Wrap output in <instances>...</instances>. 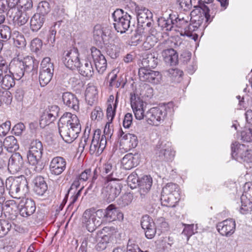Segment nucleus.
I'll return each instance as SVG.
<instances>
[{"instance_id": "aec40b11", "label": "nucleus", "mask_w": 252, "mask_h": 252, "mask_svg": "<svg viewBox=\"0 0 252 252\" xmlns=\"http://www.w3.org/2000/svg\"><path fill=\"white\" fill-rule=\"evenodd\" d=\"M24 165L22 157L19 153H14L10 157L8 161V169L13 174L20 171Z\"/></svg>"}, {"instance_id": "c756f323", "label": "nucleus", "mask_w": 252, "mask_h": 252, "mask_svg": "<svg viewBox=\"0 0 252 252\" xmlns=\"http://www.w3.org/2000/svg\"><path fill=\"white\" fill-rule=\"evenodd\" d=\"M62 99L63 103L68 107L75 111L79 110V100L75 94L70 92L63 93Z\"/></svg>"}, {"instance_id": "338daca9", "label": "nucleus", "mask_w": 252, "mask_h": 252, "mask_svg": "<svg viewBox=\"0 0 252 252\" xmlns=\"http://www.w3.org/2000/svg\"><path fill=\"white\" fill-rule=\"evenodd\" d=\"M188 26V22L187 20L183 18L177 17L175 15V20H174V28L177 27L186 29Z\"/></svg>"}, {"instance_id": "2f4dec72", "label": "nucleus", "mask_w": 252, "mask_h": 252, "mask_svg": "<svg viewBox=\"0 0 252 252\" xmlns=\"http://www.w3.org/2000/svg\"><path fill=\"white\" fill-rule=\"evenodd\" d=\"M162 37V33L158 32L156 28H151L149 30L147 35H146V40L144 44L149 46L148 48H151L155 46L158 42L159 38Z\"/></svg>"}, {"instance_id": "412c9836", "label": "nucleus", "mask_w": 252, "mask_h": 252, "mask_svg": "<svg viewBox=\"0 0 252 252\" xmlns=\"http://www.w3.org/2000/svg\"><path fill=\"white\" fill-rule=\"evenodd\" d=\"M60 111L59 107L57 105H52L47 108L41 116L40 124L45 122L46 125H49L53 122L58 117Z\"/></svg>"}, {"instance_id": "a878e982", "label": "nucleus", "mask_w": 252, "mask_h": 252, "mask_svg": "<svg viewBox=\"0 0 252 252\" xmlns=\"http://www.w3.org/2000/svg\"><path fill=\"white\" fill-rule=\"evenodd\" d=\"M3 213L5 218L15 220L18 216L17 206L13 201L7 200L2 205Z\"/></svg>"}, {"instance_id": "8fccbe9b", "label": "nucleus", "mask_w": 252, "mask_h": 252, "mask_svg": "<svg viewBox=\"0 0 252 252\" xmlns=\"http://www.w3.org/2000/svg\"><path fill=\"white\" fill-rule=\"evenodd\" d=\"M133 200V195L131 193H125L118 200V204L122 207L129 205Z\"/></svg>"}, {"instance_id": "9b49d317", "label": "nucleus", "mask_w": 252, "mask_h": 252, "mask_svg": "<svg viewBox=\"0 0 252 252\" xmlns=\"http://www.w3.org/2000/svg\"><path fill=\"white\" fill-rule=\"evenodd\" d=\"M63 62L65 65L68 68L74 70L78 68L81 63L79 58L78 50L73 48L69 51L64 52Z\"/></svg>"}, {"instance_id": "cd10ccee", "label": "nucleus", "mask_w": 252, "mask_h": 252, "mask_svg": "<svg viewBox=\"0 0 252 252\" xmlns=\"http://www.w3.org/2000/svg\"><path fill=\"white\" fill-rule=\"evenodd\" d=\"M105 219L111 221L116 220H119L123 219V214L115 205H109L105 209Z\"/></svg>"}, {"instance_id": "ea45409f", "label": "nucleus", "mask_w": 252, "mask_h": 252, "mask_svg": "<svg viewBox=\"0 0 252 252\" xmlns=\"http://www.w3.org/2000/svg\"><path fill=\"white\" fill-rule=\"evenodd\" d=\"M161 193L166 195H172L176 196V198H178L180 197L179 187L176 184L168 183L162 188Z\"/></svg>"}, {"instance_id": "5701e85b", "label": "nucleus", "mask_w": 252, "mask_h": 252, "mask_svg": "<svg viewBox=\"0 0 252 252\" xmlns=\"http://www.w3.org/2000/svg\"><path fill=\"white\" fill-rule=\"evenodd\" d=\"M153 180L150 176H144L139 180L138 191L142 200L146 197L151 188Z\"/></svg>"}, {"instance_id": "6e6552de", "label": "nucleus", "mask_w": 252, "mask_h": 252, "mask_svg": "<svg viewBox=\"0 0 252 252\" xmlns=\"http://www.w3.org/2000/svg\"><path fill=\"white\" fill-rule=\"evenodd\" d=\"M122 187L117 179L109 180L108 179L104 182L103 191L108 202L113 201L120 194Z\"/></svg>"}, {"instance_id": "4be33fe9", "label": "nucleus", "mask_w": 252, "mask_h": 252, "mask_svg": "<svg viewBox=\"0 0 252 252\" xmlns=\"http://www.w3.org/2000/svg\"><path fill=\"white\" fill-rule=\"evenodd\" d=\"M111 34L110 28L106 26L97 24L94 28L93 37L96 42H104V39Z\"/></svg>"}, {"instance_id": "ddd939ff", "label": "nucleus", "mask_w": 252, "mask_h": 252, "mask_svg": "<svg viewBox=\"0 0 252 252\" xmlns=\"http://www.w3.org/2000/svg\"><path fill=\"white\" fill-rule=\"evenodd\" d=\"M135 11L139 25L150 27L153 23V14L147 8L141 5H136Z\"/></svg>"}, {"instance_id": "20e7f679", "label": "nucleus", "mask_w": 252, "mask_h": 252, "mask_svg": "<svg viewBox=\"0 0 252 252\" xmlns=\"http://www.w3.org/2000/svg\"><path fill=\"white\" fill-rule=\"evenodd\" d=\"M43 147L42 142L38 139L32 141L27 153V158L30 164L34 166V170L40 172L44 168L41 158Z\"/></svg>"}, {"instance_id": "c9c22d12", "label": "nucleus", "mask_w": 252, "mask_h": 252, "mask_svg": "<svg viewBox=\"0 0 252 252\" xmlns=\"http://www.w3.org/2000/svg\"><path fill=\"white\" fill-rule=\"evenodd\" d=\"M162 56L165 62L170 63L171 65H175L178 62L177 53L173 48L164 50L162 52Z\"/></svg>"}, {"instance_id": "13d9d810", "label": "nucleus", "mask_w": 252, "mask_h": 252, "mask_svg": "<svg viewBox=\"0 0 252 252\" xmlns=\"http://www.w3.org/2000/svg\"><path fill=\"white\" fill-rule=\"evenodd\" d=\"M178 8L184 11H188L192 7L191 0H176Z\"/></svg>"}, {"instance_id": "f03ea898", "label": "nucleus", "mask_w": 252, "mask_h": 252, "mask_svg": "<svg viewBox=\"0 0 252 252\" xmlns=\"http://www.w3.org/2000/svg\"><path fill=\"white\" fill-rule=\"evenodd\" d=\"M38 61L32 56H27L22 60H14L9 64V72L16 79L25 76L26 78L36 76L38 67Z\"/></svg>"}, {"instance_id": "0eeeda50", "label": "nucleus", "mask_w": 252, "mask_h": 252, "mask_svg": "<svg viewBox=\"0 0 252 252\" xmlns=\"http://www.w3.org/2000/svg\"><path fill=\"white\" fill-rule=\"evenodd\" d=\"M155 153L157 160L160 161H169L174 156L171 143L166 141H160L158 143L155 149Z\"/></svg>"}, {"instance_id": "4d7b16f0", "label": "nucleus", "mask_w": 252, "mask_h": 252, "mask_svg": "<svg viewBox=\"0 0 252 252\" xmlns=\"http://www.w3.org/2000/svg\"><path fill=\"white\" fill-rule=\"evenodd\" d=\"M58 25L56 23L53 26L50 28L49 31V33L47 36V42L50 46H54L55 42L56 41V35L57 33V30L56 29V26Z\"/></svg>"}, {"instance_id": "052dcab7", "label": "nucleus", "mask_w": 252, "mask_h": 252, "mask_svg": "<svg viewBox=\"0 0 252 252\" xmlns=\"http://www.w3.org/2000/svg\"><path fill=\"white\" fill-rule=\"evenodd\" d=\"M108 237L106 235L101 236L97 244L95 246V249L98 251H101L105 250L108 244L107 241Z\"/></svg>"}, {"instance_id": "69168bd1", "label": "nucleus", "mask_w": 252, "mask_h": 252, "mask_svg": "<svg viewBox=\"0 0 252 252\" xmlns=\"http://www.w3.org/2000/svg\"><path fill=\"white\" fill-rule=\"evenodd\" d=\"M241 139L244 141H252V129L246 128L241 132Z\"/></svg>"}, {"instance_id": "bf43d9fd", "label": "nucleus", "mask_w": 252, "mask_h": 252, "mask_svg": "<svg viewBox=\"0 0 252 252\" xmlns=\"http://www.w3.org/2000/svg\"><path fill=\"white\" fill-rule=\"evenodd\" d=\"M106 52L112 59H116L119 56V51L115 45L110 44L106 48Z\"/></svg>"}, {"instance_id": "2eb2a0df", "label": "nucleus", "mask_w": 252, "mask_h": 252, "mask_svg": "<svg viewBox=\"0 0 252 252\" xmlns=\"http://www.w3.org/2000/svg\"><path fill=\"white\" fill-rule=\"evenodd\" d=\"M91 57L93 59L96 69L102 74L107 67V62L104 56L101 53L99 50L95 47L91 48Z\"/></svg>"}, {"instance_id": "49530a36", "label": "nucleus", "mask_w": 252, "mask_h": 252, "mask_svg": "<svg viewBox=\"0 0 252 252\" xmlns=\"http://www.w3.org/2000/svg\"><path fill=\"white\" fill-rule=\"evenodd\" d=\"M241 207L240 212L243 214H247L252 211V201L250 198H242L241 197Z\"/></svg>"}, {"instance_id": "774afa93", "label": "nucleus", "mask_w": 252, "mask_h": 252, "mask_svg": "<svg viewBox=\"0 0 252 252\" xmlns=\"http://www.w3.org/2000/svg\"><path fill=\"white\" fill-rule=\"evenodd\" d=\"M10 121H6L0 126V136L4 137L9 132L10 129Z\"/></svg>"}, {"instance_id": "9d476101", "label": "nucleus", "mask_w": 252, "mask_h": 252, "mask_svg": "<svg viewBox=\"0 0 252 252\" xmlns=\"http://www.w3.org/2000/svg\"><path fill=\"white\" fill-rule=\"evenodd\" d=\"M101 130L95 129L93 133L91 143L89 147V152L91 155H99L105 149L107 142L103 136H100Z\"/></svg>"}, {"instance_id": "09e8293b", "label": "nucleus", "mask_w": 252, "mask_h": 252, "mask_svg": "<svg viewBox=\"0 0 252 252\" xmlns=\"http://www.w3.org/2000/svg\"><path fill=\"white\" fill-rule=\"evenodd\" d=\"M17 4L20 8V10L27 12L32 9L33 2L32 0H18Z\"/></svg>"}, {"instance_id": "4c0bfd02", "label": "nucleus", "mask_w": 252, "mask_h": 252, "mask_svg": "<svg viewBox=\"0 0 252 252\" xmlns=\"http://www.w3.org/2000/svg\"><path fill=\"white\" fill-rule=\"evenodd\" d=\"M13 75L6 74L0 69V84L2 88L9 89L15 85Z\"/></svg>"}, {"instance_id": "864d4df0", "label": "nucleus", "mask_w": 252, "mask_h": 252, "mask_svg": "<svg viewBox=\"0 0 252 252\" xmlns=\"http://www.w3.org/2000/svg\"><path fill=\"white\" fill-rule=\"evenodd\" d=\"M11 224L6 220H0V238L5 236L10 231Z\"/></svg>"}, {"instance_id": "a18cd8bd", "label": "nucleus", "mask_w": 252, "mask_h": 252, "mask_svg": "<svg viewBox=\"0 0 252 252\" xmlns=\"http://www.w3.org/2000/svg\"><path fill=\"white\" fill-rule=\"evenodd\" d=\"M50 5L47 1H42L40 2L37 6L36 14H39L40 15L43 16L46 18V16L50 11Z\"/></svg>"}, {"instance_id": "f8f14e48", "label": "nucleus", "mask_w": 252, "mask_h": 252, "mask_svg": "<svg viewBox=\"0 0 252 252\" xmlns=\"http://www.w3.org/2000/svg\"><path fill=\"white\" fill-rule=\"evenodd\" d=\"M138 75L141 81L153 84H159L162 78V75L159 72L151 69H144V67L139 69Z\"/></svg>"}, {"instance_id": "c85d7f7f", "label": "nucleus", "mask_w": 252, "mask_h": 252, "mask_svg": "<svg viewBox=\"0 0 252 252\" xmlns=\"http://www.w3.org/2000/svg\"><path fill=\"white\" fill-rule=\"evenodd\" d=\"M36 206L34 201L31 199H27L23 204L20 205V214L23 217H28L35 212Z\"/></svg>"}, {"instance_id": "4468645a", "label": "nucleus", "mask_w": 252, "mask_h": 252, "mask_svg": "<svg viewBox=\"0 0 252 252\" xmlns=\"http://www.w3.org/2000/svg\"><path fill=\"white\" fill-rule=\"evenodd\" d=\"M82 223L89 232H93L100 225L101 221L94 215V210L87 209L83 213Z\"/></svg>"}, {"instance_id": "dca6fc26", "label": "nucleus", "mask_w": 252, "mask_h": 252, "mask_svg": "<svg viewBox=\"0 0 252 252\" xmlns=\"http://www.w3.org/2000/svg\"><path fill=\"white\" fill-rule=\"evenodd\" d=\"M130 104L136 119L140 120L145 118L143 110V101L135 94H131Z\"/></svg>"}, {"instance_id": "37998d69", "label": "nucleus", "mask_w": 252, "mask_h": 252, "mask_svg": "<svg viewBox=\"0 0 252 252\" xmlns=\"http://www.w3.org/2000/svg\"><path fill=\"white\" fill-rule=\"evenodd\" d=\"M179 200V198H176V196L172 195H166L161 193V203L166 206L170 207H174L175 203Z\"/></svg>"}, {"instance_id": "de8ad7c7", "label": "nucleus", "mask_w": 252, "mask_h": 252, "mask_svg": "<svg viewBox=\"0 0 252 252\" xmlns=\"http://www.w3.org/2000/svg\"><path fill=\"white\" fill-rule=\"evenodd\" d=\"M11 36V31L9 27L2 25L0 26V38L2 40L6 42Z\"/></svg>"}, {"instance_id": "1a4fd4ad", "label": "nucleus", "mask_w": 252, "mask_h": 252, "mask_svg": "<svg viewBox=\"0 0 252 252\" xmlns=\"http://www.w3.org/2000/svg\"><path fill=\"white\" fill-rule=\"evenodd\" d=\"M98 177V171L95 168L93 172L91 169H87L83 171L79 176H77L72 184L68 193L70 192L72 190L76 189L80 185L81 182H86L89 178H91V183L87 188V190L91 189L93 186L94 182Z\"/></svg>"}, {"instance_id": "f704fd0d", "label": "nucleus", "mask_w": 252, "mask_h": 252, "mask_svg": "<svg viewBox=\"0 0 252 252\" xmlns=\"http://www.w3.org/2000/svg\"><path fill=\"white\" fill-rule=\"evenodd\" d=\"M116 169V167L111 163L107 162L105 163L100 170L101 176H105L103 178V181L105 182L108 179L109 180L117 179L116 177H113Z\"/></svg>"}, {"instance_id": "79ce46f5", "label": "nucleus", "mask_w": 252, "mask_h": 252, "mask_svg": "<svg viewBox=\"0 0 252 252\" xmlns=\"http://www.w3.org/2000/svg\"><path fill=\"white\" fill-rule=\"evenodd\" d=\"M2 142L4 147L9 152H15L19 149L17 139L13 136L6 137Z\"/></svg>"}, {"instance_id": "7ed1b4c3", "label": "nucleus", "mask_w": 252, "mask_h": 252, "mask_svg": "<svg viewBox=\"0 0 252 252\" xmlns=\"http://www.w3.org/2000/svg\"><path fill=\"white\" fill-rule=\"evenodd\" d=\"M5 186L9 194L15 198H20L29 192V188L27 179L24 176L7 179Z\"/></svg>"}, {"instance_id": "6e6d98bb", "label": "nucleus", "mask_w": 252, "mask_h": 252, "mask_svg": "<svg viewBox=\"0 0 252 252\" xmlns=\"http://www.w3.org/2000/svg\"><path fill=\"white\" fill-rule=\"evenodd\" d=\"M139 180L137 174L135 173H132L127 177V182L128 186L131 189H135L139 185Z\"/></svg>"}, {"instance_id": "6ab92c4d", "label": "nucleus", "mask_w": 252, "mask_h": 252, "mask_svg": "<svg viewBox=\"0 0 252 252\" xmlns=\"http://www.w3.org/2000/svg\"><path fill=\"white\" fill-rule=\"evenodd\" d=\"M66 165V162L64 158L61 157H55L50 163V172L52 175H59L65 169Z\"/></svg>"}, {"instance_id": "e433bc0d", "label": "nucleus", "mask_w": 252, "mask_h": 252, "mask_svg": "<svg viewBox=\"0 0 252 252\" xmlns=\"http://www.w3.org/2000/svg\"><path fill=\"white\" fill-rule=\"evenodd\" d=\"M46 18L39 14L35 13L30 20V29L33 32H37L43 26Z\"/></svg>"}, {"instance_id": "5fc2aeb1", "label": "nucleus", "mask_w": 252, "mask_h": 252, "mask_svg": "<svg viewBox=\"0 0 252 252\" xmlns=\"http://www.w3.org/2000/svg\"><path fill=\"white\" fill-rule=\"evenodd\" d=\"M142 228L145 230L155 226V224L152 219L148 215L143 216L141 220Z\"/></svg>"}, {"instance_id": "7c9ffc66", "label": "nucleus", "mask_w": 252, "mask_h": 252, "mask_svg": "<svg viewBox=\"0 0 252 252\" xmlns=\"http://www.w3.org/2000/svg\"><path fill=\"white\" fill-rule=\"evenodd\" d=\"M90 59V57H87L85 60H82L77 68L80 74L83 76L91 77L93 74L94 69Z\"/></svg>"}, {"instance_id": "603ef678", "label": "nucleus", "mask_w": 252, "mask_h": 252, "mask_svg": "<svg viewBox=\"0 0 252 252\" xmlns=\"http://www.w3.org/2000/svg\"><path fill=\"white\" fill-rule=\"evenodd\" d=\"M52 74L50 72L49 73L45 72H42L40 71L39 75V81L41 87H44L47 85L51 81L52 77Z\"/></svg>"}, {"instance_id": "e2e57ef3", "label": "nucleus", "mask_w": 252, "mask_h": 252, "mask_svg": "<svg viewBox=\"0 0 252 252\" xmlns=\"http://www.w3.org/2000/svg\"><path fill=\"white\" fill-rule=\"evenodd\" d=\"M141 249L134 240L129 239L128 241L126 252H140Z\"/></svg>"}, {"instance_id": "b1692460", "label": "nucleus", "mask_w": 252, "mask_h": 252, "mask_svg": "<svg viewBox=\"0 0 252 252\" xmlns=\"http://www.w3.org/2000/svg\"><path fill=\"white\" fill-rule=\"evenodd\" d=\"M34 192L38 196H43L48 190V185L44 179L41 176H36L32 181Z\"/></svg>"}, {"instance_id": "58836bf2", "label": "nucleus", "mask_w": 252, "mask_h": 252, "mask_svg": "<svg viewBox=\"0 0 252 252\" xmlns=\"http://www.w3.org/2000/svg\"><path fill=\"white\" fill-rule=\"evenodd\" d=\"M213 0H200L199 7L202 10V13L204 14L205 17L207 22H211L212 18L216 14V11L212 8L211 10L209 6L206 5L205 3H209L212 2Z\"/></svg>"}, {"instance_id": "680f3d73", "label": "nucleus", "mask_w": 252, "mask_h": 252, "mask_svg": "<svg viewBox=\"0 0 252 252\" xmlns=\"http://www.w3.org/2000/svg\"><path fill=\"white\" fill-rule=\"evenodd\" d=\"M3 143L2 140L0 139V168L6 164L8 159L6 153L3 151Z\"/></svg>"}, {"instance_id": "393cba45", "label": "nucleus", "mask_w": 252, "mask_h": 252, "mask_svg": "<svg viewBox=\"0 0 252 252\" xmlns=\"http://www.w3.org/2000/svg\"><path fill=\"white\" fill-rule=\"evenodd\" d=\"M158 62V54L157 53L147 52L145 53L142 59L141 67H144V69L155 68Z\"/></svg>"}, {"instance_id": "473e14b6", "label": "nucleus", "mask_w": 252, "mask_h": 252, "mask_svg": "<svg viewBox=\"0 0 252 252\" xmlns=\"http://www.w3.org/2000/svg\"><path fill=\"white\" fill-rule=\"evenodd\" d=\"M29 15L27 12L16 9L13 18V22L15 28H19L24 25L29 19Z\"/></svg>"}, {"instance_id": "bb28decb", "label": "nucleus", "mask_w": 252, "mask_h": 252, "mask_svg": "<svg viewBox=\"0 0 252 252\" xmlns=\"http://www.w3.org/2000/svg\"><path fill=\"white\" fill-rule=\"evenodd\" d=\"M140 161V155L138 153L133 154H127L122 158V163L123 168L126 170H129L136 166Z\"/></svg>"}, {"instance_id": "f3484780", "label": "nucleus", "mask_w": 252, "mask_h": 252, "mask_svg": "<svg viewBox=\"0 0 252 252\" xmlns=\"http://www.w3.org/2000/svg\"><path fill=\"white\" fill-rule=\"evenodd\" d=\"M235 221L232 219L225 220L217 225L218 232L222 236H230L235 230Z\"/></svg>"}, {"instance_id": "c03bdc74", "label": "nucleus", "mask_w": 252, "mask_h": 252, "mask_svg": "<svg viewBox=\"0 0 252 252\" xmlns=\"http://www.w3.org/2000/svg\"><path fill=\"white\" fill-rule=\"evenodd\" d=\"M101 236L98 233L95 234H92L90 235H89L87 237V240H86L85 242H83L81 247L79 249L78 252H83L84 250L85 249V247H86L88 243L91 244H94L97 243L99 239L101 238Z\"/></svg>"}, {"instance_id": "a211bd4d", "label": "nucleus", "mask_w": 252, "mask_h": 252, "mask_svg": "<svg viewBox=\"0 0 252 252\" xmlns=\"http://www.w3.org/2000/svg\"><path fill=\"white\" fill-rule=\"evenodd\" d=\"M118 136L120 137V144L126 146V149L135 148L138 144L137 136L129 133H125L122 129L119 131Z\"/></svg>"}, {"instance_id": "72a5a7b5", "label": "nucleus", "mask_w": 252, "mask_h": 252, "mask_svg": "<svg viewBox=\"0 0 252 252\" xmlns=\"http://www.w3.org/2000/svg\"><path fill=\"white\" fill-rule=\"evenodd\" d=\"M248 148L244 144H241L237 142L233 143L231 145L232 157L237 160L242 159Z\"/></svg>"}, {"instance_id": "39448f33", "label": "nucleus", "mask_w": 252, "mask_h": 252, "mask_svg": "<svg viewBox=\"0 0 252 252\" xmlns=\"http://www.w3.org/2000/svg\"><path fill=\"white\" fill-rule=\"evenodd\" d=\"M172 111L171 104L153 107L146 112L145 118L149 124L157 126L163 121L168 113H171Z\"/></svg>"}, {"instance_id": "423d86ee", "label": "nucleus", "mask_w": 252, "mask_h": 252, "mask_svg": "<svg viewBox=\"0 0 252 252\" xmlns=\"http://www.w3.org/2000/svg\"><path fill=\"white\" fill-rule=\"evenodd\" d=\"M115 30L121 33H125L130 28L131 16L123 10L116 9L112 14Z\"/></svg>"}, {"instance_id": "a19ab883", "label": "nucleus", "mask_w": 252, "mask_h": 252, "mask_svg": "<svg viewBox=\"0 0 252 252\" xmlns=\"http://www.w3.org/2000/svg\"><path fill=\"white\" fill-rule=\"evenodd\" d=\"M175 15L170 14L167 19L161 18L158 21V25L166 31H171L174 28Z\"/></svg>"}, {"instance_id": "3c124183", "label": "nucleus", "mask_w": 252, "mask_h": 252, "mask_svg": "<svg viewBox=\"0 0 252 252\" xmlns=\"http://www.w3.org/2000/svg\"><path fill=\"white\" fill-rule=\"evenodd\" d=\"M118 102V96H116L115 103L113 104V107L112 106L111 103L108 104L107 111H106V115L109 121L112 122L115 115V110L117 106Z\"/></svg>"}, {"instance_id": "f257e3e1", "label": "nucleus", "mask_w": 252, "mask_h": 252, "mask_svg": "<svg viewBox=\"0 0 252 252\" xmlns=\"http://www.w3.org/2000/svg\"><path fill=\"white\" fill-rule=\"evenodd\" d=\"M58 129L63 139L65 142L70 143L78 136L81 126L76 115L65 113L59 120Z\"/></svg>"}, {"instance_id": "0e129e2a", "label": "nucleus", "mask_w": 252, "mask_h": 252, "mask_svg": "<svg viewBox=\"0 0 252 252\" xmlns=\"http://www.w3.org/2000/svg\"><path fill=\"white\" fill-rule=\"evenodd\" d=\"M42 46V40L38 38H35L31 41V49L33 52H37L41 48Z\"/></svg>"}]
</instances>
